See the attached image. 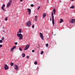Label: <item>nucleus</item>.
<instances>
[{
  "label": "nucleus",
  "instance_id": "nucleus-1",
  "mask_svg": "<svg viewBox=\"0 0 75 75\" xmlns=\"http://www.w3.org/2000/svg\"><path fill=\"white\" fill-rule=\"evenodd\" d=\"M17 36L19 38V40H21L23 39V35L21 34L17 33Z\"/></svg>",
  "mask_w": 75,
  "mask_h": 75
},
{
  "label": "nucleus",
  "instance_id": "nucleus-2",
  "mask_svg": "<svg viewBox=\"0 0 75 75\" xmlns=\"http://www.w3.org/2000/svg\"><path fill=\"white\" fill-rule=\"evenodd\" d=\"M52 23L53 25L54 24V17L53 16V13L52 12Z\"/></svg>",
  "mask_w": 75,
  "mask_h": 75
},
{
  "label": "nucleus",
  "instance_id": "nucleus-3",
  "mask_svg": "<svg viewBox=\"0 0 75 75\" xmlns=\"http://www.w3.org/2000/svg\"><path fill=\"white\" fill-rule=\"evenodd\" d=\"M40 38H41V39L44 40V38L43 36V34L42 33H40Z\"/></svg>",
  "mask_w": 75,
  "mask_h": 75
},
{
  "label": "nucleus",
  "instance_id": "nucleus-4",
  "mask_svg": "<svg viewBox=\"0 0 75 75\" xmlns=\"http://www.w3.org/2000/svg\"><path fill=\"white\" fill-rule=\"evenodd\" d=\"M69 22L71 23H75V19H71L69 20Z\"/></svg>",
  "mask_w": 75,
  "mask_h": 75
},
{
  "label": "nucleus",
  "instance_id": "nucleus-5",
  "mask_svg": "<svg viewBox=\"0 0 75 75\" xmlns=\"http://www.w3.org/2000/svg\"><path fill=\"white\" fill-rule=\"evenodd\" d=\"M30 46V44L27 45L25 47V48L24 49V50H25V51L27 49H28V48Z\"/></svg>",
  "mask_w": 75,
  "mask_h": 75
},
{
  "label": "nucleus",
  "instance_id": "nucleus-6",
  "mask_svg": "<svg viewBox=\"0 0 75 75\" xmlns=\"http://www.w3.org/2000/svg\"><path fill=\"white\" fill-rule=\"evenodd\" d=\"M10 0V1L8 3V4L7 6V8L9 7L10 6V5H11L12 2V1L11 0Z\"/></svg>",
  "mask_w": 75,
  "mask_h": 75
},
{
  "label": "nucleus",
  "instance_id": "nucleus-7",
  "mask_svg": "<svg viewBox=\"0 0 75 75\" xmlns=\"http://www.w3.org/2000/svg\"><path fill=\"white\" fill-rule=\"evenodd\" d=\"M26 25L28 27H30L31 25V21H29L28 23H26Z\"/></svg>",
  "mask_w": 75,
  "mask_h": 75
},
{
  "label": "nucleus",
  "instance_id": "nucleus-8",
  "mask_svg": "<svg viewBox=\"0 0 75 75\" xmlns=\"http://www.w3.org/2000/svg\"><path fill=\"white\" fill-rule=\"evenodd\" d=\"M16 46H13L12 47V48L11 49V52H12V51H13V50L15 48H16Z\"/></svg>",
  "mask_w": 75,
  "mask_h": 75
},
{
  "label": "nucleus",
  "instance_id": "nucleus-9",
  "mask_svg": "<svg viewBox=\"0 0 75 75\" xmlns=\"http://www.w3.org/2000/svg\"><path fill=\"white\" fill-rule=\"evenodd\" d=\"M4 68H5V70H7V69H9V68H8V66H7V64H5V65Z\"/></svg>",
  "mask_w": 75,
  "mask_h": 75
},
{
  "label": "nucleus",
  "instance_id": "nucleus-10",
  "mask_svg": "<svg viewBox=\"0 0 75 75\" xmlns=\"http://www.w3.org/2000/svg\"><path fill=\"white\" fill-rule=\"evenodd\" d=\"M27 10H28V14L30 15L31 12V9L28 8Z\"/></svg>",
  "mask_w": 75,
  "mask_h": 75
},
{
  "label": "nucleus",
  "instance_id": "nucleus-11",
  "mask_svg": "<svg viewBox=\"0 0 75 75\" xmlns=\"http://www.w3.org/2000/svg\"><path fill=\"white\" fill-rule=\"evenodd\" d=\"M14 69L16 70H17L18 69V67L17 65H15Z\"/></svg>",
  "mask_w": 75,
  "mask_h": 75
},
{
  "label": "nucleus",
  "instance_id": "nucleus-12",
  "mask_svg": "<svg viewBox=\"0 0 75 75\" xmlns=\"http://www.w3.org/2000/svg\"><path fill=\"white\" fill-rule=\"evenodd\" d=\"M46 16V13H44L43 14H42V16L43 18H45Z\"/></svg>",
  "mask_w": 75,
  "mask_h": 75
},
{
  "label": "nucleus",
  "instance_id": "nucleus-13",
  "mask_svg": "<svg viewBox=\"0 0 75 75\" xmlns=\"http://www.w3.org/2000/svg\"><path fill=\"white\" fill-rule=\"evenodd\" d=\"M38 17L37 16H35V21L37 22L38 21Z\"/></svg>",
  "mask_w": 75,
  "mask_h": 75
},
{
  "label": "nucleus",
  "instance_id": "nucleus-14",
  "mask_svg": "<svg viewBox=\"0 0 75 75\" xmlns=\"http://www.w3.org/2000/svg\"><path fill=\"white\" fill-rule=\"evenodd\" d=\"M5 5L4 4L2 5L1 7V9L2 10H3V11H5V9L4 8V7H5Z\"/></svg>",
  "mask_w": 75,
  "mask_h": 75
},
{
  "label": "nucleus",
  "instance_id": "nucleus-15",
  "mask_svg": "<svg viewBox=\"0 0 75 75\" xmlns=\"http://www.w3.org/2000/svg\"><path fill=\"white\" fill-rule=\"evenodd\" d=\"M21 33V29H20L18 32L17 33V34H18V33H20V34Z\"/></svg>",
  "mask_w": 75,
  "mask_h": 75
},
{
  "label": "nucleus",
  "instance_id": "nucleus-16",
  "mask_svg": "<svg viewBox=\"0 0 75 75\" xmlns=\"http://www.w3.org/2000/svg\"><path fill=\"white\" fill-rule=\"evenodd\" d=\"M70 8H71V9H74V6H71L70 7Z\"/></svg>",
  "mask_w": 75,
  "mask_h": 75
},
{
  "label": "nucleus",
  "instance_id": "nucleus-17",
  "mask_svg": "<svg viewBox=\"0 0 75 75\" xmlns=\"http://www.w3.org/2000/svg\"><path fill=\"white\" fill-rule=\"evenodd\" d=\"M53 11L54 14L55 15L56 13V10L55 9H53Z\"/></svg>",
  "mask_w": 75,
  "mask_h": 75
},
{
  "label": "nucleus",
  "instance_id": "nucleus-18",
  "mask_svg": "<svg viewBox=\"0 0 75 75\" xmlns=\"http://www.w3.org/2000/svg\"><path fill=\"white\" fill-rule=\"evenodd\" d=\"M63 21H64L61 18L60 21L59 23H62V22H63Z\"/></svg>",
  "mask_w": 75,
  "mask_h": 75
},
{
  "label": "nucleus",
  "instance_id": "nucleus-19",
  "mask_svg": "<svg viewBox=\"0 0 75 75\" xmlns=\"http://www.w3.org/2000/svg\"><path fill=\"white\" fill-rule=\"evenodd\" d=\"M22 56L23 57H25V55L24 53H22Z\"/></svg>",
  "mask_w": 75,
  "mask_h": 75
},
{
  "label": "nucleus",
  "instance_id": "nucleus-20",
  "mask_svg": "<svg viewBox=\"0 0 75 75\" xmlns=\"http://www.w3.org/2000/svg\"><path fill=\"white\" fill-rule=\"evenodd\" d=\"M14 65V64L13 63V62H11L10 63V65L12 66H13Z\"/></svg>",
  "mask_w": 75,
  "mask_h": 75
},
{
  "label": "nucleus",
  "instance_id": "nucleus-21",
  "mask_svg": "<svg viewBox=\"0 0 75 75\" xmlns=\"http://www.w3.org/2000/svg\"><path fill=\"white\" fill-rule=\"evenodd\" d=\"M44 53V52L43 51H42L40 53V54L42 55Z\"/></svg>",
  "mask_w": 75,
  "mask_h": 75
},
{
  "label": "nucleus",
  "instance_id": "nucleus-22",
  "mask_svg": "<svg viewBox=\"0 0 75 75\" xmlns=\"http://www.w3.org/2000/svg\"><path fill=\"white\" fill-rule=\"evenodd\" d=\"M38 63V62L37 61H35L34 62V64H35V65H36Z\"/></svg>",
  "mask_w": 75,
  "mask_h": 75
},
{
  "label": "nucleus",
  "instance_id": "nucleus-23",
  "mask_svg": "<svg viewBox=\"0 0 75 75\" xmlns=\"http://www.w3.org/2000/svg\"><path fill=\"white\" fill-rule=\"evenodd\" d=\"M19 50L20 51H22V49L21 48V47H19Z\"/></svg>",
  "mask_w": 75,
  "mask_h": 75
},
{
  "label": "nucleus",
  "instance_id": "nucleus-24",
  "mask_svg": "<svg viewBox=\"0 0 75 75\" xmlns=\"http://www.w3.org/2000/svg\"><path fill=\"white\" fill-rule=\"evenodd\" d=\"M1 39L2 40H4V38L3 37H2V38H1Z\"/></svg>",
  "mask_w": 75,
  "mask_h": 75
},
{
  "label": "nucleus",
  "instance_id": "nucleus-25",
  "mask_svg": "<svg viewBox=\"0 0 75 75\" xmlns=\"http://www.w3.org/2000/svg\"><path fill=\"white\" fill-rule=\"evenodd\" d=\"M46 47H48L49 45L48 44H46Z\"/></svg>",
  "mask_w": 75,
  "mask_h": 75
},
{
  "label": "nucleus",
  "instance_id": "nucleus-26",
  "mask_svg": "<svg viewBox=\"0 0 75 75\" xmlns=\"http://www.w3.org/2000/svg\"><path fill=\"white\" fill-rule=\"evenodd\" d=\"M18 43L17 42H15L14 43V44L15 45H17L18 44Z\"/></svg>",
  "mask_w": 75,
  "mask_h": 75
},
{
  "label": "nucleus",
  "instance_id": "nucleus-27",
  "mask_svg": "<svg viewBox=\"0 0 75 75\" xmlns=\"http://www.w3.org/2000/svg\"><path fill=\"white\" fill-rule=\"evenodd\" d=\"M30 6L31 7H33V6L34 5L33 4H31Z\"/></svg>",
  "mask_w": 75,
  "mask_h": 75
},
{
  "label": "nucleus",
  "instance_id": "nucleus-28",
  "mask_svg": "<svg viewBox=\"0 0 75 75\" xmlns=\"http://www.w3.org/2000/svg\"><path fill=\"white\" fill-rule=\"evenodd\" d=\"M5 20L6 21H7V20H8L7 17H6V18H5Z\"/></svg>",
  "mask_w": 75,
  "mask_h": 75
},
{
  "label": "nucleus",
  "instance_id": "nucleus-29",
  "mask_svg": "<svg viewBox=\"0 0 75 75\" xmlns=\"http://www.w3.org/2000/svg\"><path fill=\"white\" fill-rule=\"evenodd\" d=\"M32 28H34V25H33L32 26Z\"/></svg>",
  "mask_w": 75,
  "mask_h": 75
},
{
  "label": "nucleus",
  "instance_id": "nucleus-30",
  "mask_svg": "<svg viewBox=\"0 0 75 75\" xmlns=\"http://www.w3.org/2000/svg\"><path fill=\"white\" fill-rule=\"evenodd\" d=\"M40 6H39V7L38 8V10H39L40 9Z\"/></svg>",
  "mask_w": 75,
  "mask_h": 75
},
{
  "label": "nucleus",
  "instance_id": "nucleus-31",
  "mask_svg": "<svg viewBox=\"0 0 75 75\" xmlns=\"http://www.w3.org/2000/svg\"><path fill=\"white\" fill-rule=\"evenodd\" d=\"M26 58H27V59H29V56H27V57H26Z\"/></svg>",
  "mask_w": 75,
  "mask_h": 75
},
{
  "label": "nucleus",
  "instance_id": "nucleus-32",
  "mask_svg": "<svg viewBox=\"0 0 75 75\" xmlns=\"http://www.w3.org/2000/svg\"><path fill=\"white\" fill-rule=\"evenodd\" d=\"M3 42V41L2 40H0V43H1Z\"/></svg>",
  "mask_w": 75,
  "mask_h": 75
},
{
  "label": "nucleus",
  "instance_id": "nucleus-33",
  "mask_svg": "<svg viewBox=\"0 0 75 75\" xmlns=\"http://www.w3.org/2000/svg\"><path fill=\"white\" fill-rule=\"evenodd\" d=\"M2 47V45H0V48Z\"/></svg>",
  "mask_w": 75,
  "mask_h": 75
},
{
  "label": "nucleus",
  "instance_id": "nucleus-34",
  "mask_svg": "<svg viewBox=\"0 0 75 75\" xmlns=\"http://www.w3.org/2000/svg\"><path fill=\"white\" fill-rule=\"evenodd\" d=\"M35 52V50H32V52Z\"/></svg>",
  "mask_w": 75,
  "mask_h": 75
},
{
  "label": "nucleus",
  "instance_id": "nucleus-35",
  "mask_svg": "<svg viewBox=\"0 0 75 75\" xmlns=\"http://www.w3.org/2000/svg\"><path fill=\"white\" fill-rule=\"evenodd\" d=\"M20 1H21V2H22L23 1V0H20Z\"/></svg>",
  "mask_w": 75,
  "mask_h": 75
},
{
  "label": "nucleus",
  "instance_id": "nucleus-36",
  "mask_svg": "<svg viewBox=\"0 0 75 75\" xmlns=\"http://www.w3.org/2000/svg\"><path fill=\"white\" fill-rule=\"evenodd\" d=\"M50 20L51 21L52 20H51V17H50Z\"/></svg>",
  "mask_w": 75,
  "mask_h": 75
},
{
  "label": "nucleus",
  "instance_id": "nucleus-37",
  "mask_svg": "<svg viewBox=\"0 0 75 75\" xmlns=\"http://www.w3.org/2000/svg\"><path fill=\"white\" fill-rule=\"evenodd\" d=\"M3 29H5L4 27H3Z\"/></svg>",
  "mask_w": 75,
  "mask_h": 75
},
{
  "label": "nucleus",
  "instance_id": "nucleus-38",
  "mask_svg": "<svg viewBox=\"0 0 75 75\" xmlns=\"http://www.w3.org/2000/svg\"><path fill=\"white\" fill-rule=\"evenodd\" d=\"M3 32L4 33H5V30H3Z\"/></svg>",
  "mask_w": 75,
  "mask_h": 75
},
{
  "label": "nucleus",
  "instance_id": "nucleus-39",
  "mask_svg": "<svg viewBox=\"0 0 75 75\" xmlns=\"http://www.w3.org/2000/svg\"><path fill=\"white\" fill-rule=\"evenodd\" d=\"M38 45H39V47H40L39 45H40L39 44H38Z\"/></svg>",
  "mask_w": 75,
  "mask_h": 75
},
{
  "label": "nucleus",
  "instance_id": "nucleus-40",
  "mask_svg": "<svg viewBox=\"0 0 75 75\" xmlns=\"http://www.w3.org/2000/svg\"><path fill=\"white\" fill-rule=\"evenodd\" d=\"M71 1H74V0H71Z\"/></svg>",
  "mask_w": 75,
  "mask_h": 75
},
{
  "label": "nucleus",
  "instance_id": "nucleus-41",
  "mask_svg": "<svg viewBox=\"0 0 75 75\" xmlns=\"http://www.w3.org/2000/svg\"><path fill=\"white\" fill-rule=\"evenodd\" d=\"M60 3L61 2V0L60 1Z\"/></svg>",
  "mask_w": 75,
  "mask_h": 75
},
{
  "label": "nucleus",
  "instance_id": "nucleus-42",
  "mask_svg": "<svg viewBox=\"0 0 75 75\" xmlns=\"http://www.w3.org/2000/svg\"><path fill=\"white\" fill-rule=\"evenodd\" d=\"M37 48H38V47Z\"/></svg>",
  "mask_w": 75,
  "mask_h": 75
}]
</instances>
